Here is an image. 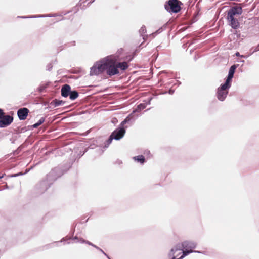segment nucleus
<instances>
[{
  "mask_svg": "<svg viewBox=\"0 0 259 259\" xmlns=\"http://www.w3.org/2000/svg\"><path fill=\"white\" fill-rule=\"evenodd\" d=\"M117 55H111L106 57L100 62H97L91 68L90 74L92 75H98L104 71L110 76L119 73V70L124 71L128 67L127 62H119Z\"/></svg>",
  "mask_w": 259,
  "mask_h": 259,
  "instance_id": "f257e3e1",
  "label": "nucleus"
},
{
  "mask_svg": "<svg viewBox=\"0 0 259 259\" xmlns=\"http://www.w3.org/2000/svg\"><path fill=\"white\" fill-rule=\"evenodd\" d=\"M242 9L239 5L232 7L227 12V19L229 25L233 29H237L239 27L238 17L242 14Z\"/></svg>",
  "mask_w": 259,
  "mask_h": 259,
  "instance_id": "f03ea898",
  "label": "nucleus"
},
{
  "mask_svg": "<svg viewBox=\"0 0 259 259\" xmlns=\"http://www.w3.org/2000/svg\"><path fill=\"white\" fill-rule=\"evenodd\" d=\"M183 3L179 0H168L164 5L165 10L170 13H177L181 10Z\"/></svg>",
  "mask_w": 259,
  "mask_h": 259,
  "instance_id": "7ed1b4c3",
  "label": "nucleus"
},
{
  "mask_svg": "<svg viewBox=\"0 0 259 259\" xmlns=\"http://www.w3.org/2000/svg\"><path fill=\"white\" fill-rule=\"evenodd\" d=\"M230 87V85H226V83H225L218 88L217 97L219 100L223 101L225 100L228 93V91H227V90Z\"/></svg>",
  "mask_w": 259,
  "mask_h": 259,
  "instance_id": "20e7f679",
  "label": "nucleus"
},
{
  "mask_svg": "<svg viewBox=\"0 0 259 259\" xmlns=\"http://www.w3.org/2000/svg\"><path fill=\"white\" fill-rule=\"evenodd\" d=\"M13 121V117L9 115H5L1 110V127L9 126Z\"/></svg>",
  "mask_w": 259,
  "mask_h": 259,
  "instance_id": "39448f33",
  "label": "nucleus"
},
{
  "mask_svg": "<svg viewBox=\"0 0 259 259\" xmlns=\"http://www.w3.org/2000/svg\"><path fill=\"white\" fill-rule=\"evenodd\" d=\"M125 133V130L122 127L116 129L111 134L115 140H119L123 137Z\"/></svg>",
  "mask_w": 259,
  "mask_h": 259,
  "instance_id": "423d86ee",
  "label": "nucleus"
},
{
  "mask_svg": "<svg viewBox=\"0 0 259 259\" xmlns=\"http://www.w3.org/2000/svg\"><path fill=\"white\" fill-rule=\"evenodd\" d=\"M29 112V110L26 108L19 109L17 111V115L19 118L22 120L26 119Z\"/></svg>",
  "mask_w": 259,
  "mask_h": 259,
  "instance_id": "0eeeda50",
  "label": "nucleus"
},
{
  "mask_svg": "<svg viewBox=\"0 0 259 259\" xmlns=\"http://www.w3.org/2000/svg\"><path fill=\"white\" fill-rule=\"evenodd\" d=\"M235 69H236V66L234 65H232L230 68L229 71V74H228V76L225 82V83H226V85L228 84V85H231L230 82L232 80V78L233 77V75H234V74L235 72Z\"/></svg>",
  "mask_w": 259,
  "mask_h": 259,
  "instance_id": "6e6552de",
  "label": "nucleus"
},
{
  "mask_svg": "<svg viewBox=\"0 0 259 259\" xmlns=\"http://www.w3.org/2000/svg\"><path fill=\"white\" fill-rule=\"evenodd\" d=\"M70 89L68 84L64 85L61 89V95L64 97H67L70 93Z\"/></svg>",
  "mask_w": 259,
  "mask_h": 259,
  "instance_id": "1a4fd4ad",
  "label": "nucleus"
},
{
  "mask_svg": "<svg viewBox=\"0 0 259 259\" xmlns=\"http://www.w3.org/2000/svg\"><path fill=\"white\" fill-rule=\"evenodd\" d=\"M184 248L182 247V243L181 244H178L175 248L171 249L170 253L171 255H174L175 252L177 251H181L183 250Z\"/></svg>",
  "mask_w": 259,
  "mask_h": 259,
  "instance_id": "9d476101",
  "label": "nucleus"
},
{
  "mask_svg": "<svg viewBox=\"0 0 259 259\" xmlns=\"http://www.w3.org/2000/svg\"><path fill=\"white\" fill-rule=\"evenodd\" d=\"M133 159L137 162L141 163V164L144 163L145 161L144 156L143 155H139L134 157Z\"/></svg>",
  "mask_w": 259,
  "mask_h": 259,
  "instance_id": "9b49d317",
  "label": "nucleus"
},
{
  "mask_svg": "<svg viewBox=\"0 0 259 259\" xmlns=\"http://www.w3.org/2000/svg\"><path fill=\"white\" fill-rule=\"evenodd\" d=\"M78 96V93L74 91H70L69 94V97L71 100H75Z\"/></svg>",
  "mask_w": 259,
  "mask_h": 259,
  "instance_id": "f8f14e48",
  "label": "nucleus"
},
{
  "mask_svg": "<svg viewBox=\"0 0 259 259\" xmlns=\"http://www.w3.org/2000/svg\"><path fill=\"white\" fill-rule=\"evenodd\" d=\"M44 121H45V118H41V119H39V120L38 121V122H37L36 123H35L33 125V127L35 128L37 127L38 126L40 125L42 123H43Z\"/></svg>",
  "mask_w": 259,
  "mask_h": 259,
  "instance_id": "ddd939ff",
  "label": "nucleus"
},
{
  "mask_svg": "<svg viewBox=\"0 0 259 259\" xmlns=\"http://www.w3.org/2000/svg\"><path fill=\"white\" fill-rule=\"evenodd\" d=\"M52 103L55 105V106H58L63 103V101L62 100L55 99L53 101Z\"/></svg>",
  "mask_w": 259,
  "mask_h": 259,
  "instance_id": "4468645a",
  "label": "nucleus"
},
{
  "mask_svg": "<svg viewBox=\"0 0 259 259\" xmlns=\"http://www.w3.org/2000/svg\"><path fill=\"white\" fill-rule=\"evenodd\" d=\"M139 32L142 35L144 34L146 32V29L145 26H144L141 27V28H140V29L139 30Z\"/></svg>",
  "mask_w": 259,
  "mask_h": 259,
  "instance_id": "2eb2a0df",
  "label": "nucleus"
},
{
  "mask_svg": "<svg viewBox=\"0 0 259 259\" xmlns=\"http://www.w3.org/2000/svg\"><path fill=\"white\" fill-rule=\"evenodd\" d=\"M130 120V118L128 116L121 123V125L123 126L124 124L127 123Z\"/></svg>",
  "mask_w": 259,
  "mask_h": 259,
  "instance_id": "dca6fc26",
  "label": "nucleus"
},
{
  "mask_svg": "<svg viewBox=\"0 0 259 259\" xmlns=\"http://www.w3.org/2000/svg\"><path fill=\"white\" fill-rule=\"evenodd\" d=\"M113 139H114V138L113 136H112V135L111 134L110 135L109 138L108 139V140L107 141L108 144H110L111 143V142Z\"/></svg>",
  "mask_w": 259,
  "mask_h": 259,
  "instance_id": "f3484780",
  "label": "nucleus"
},
{
  "mask_svg": "<svg viewBox=\"0 0 259 259\" xmlns=\"http://www.w3.org/2000/svg\"><path fill=\"white\" fill-rule=\"evenodd\" d=\"M145 105L143 104H140L138 106V108H139L140 109H143L145 108Z\"/></svg>",
  "mask_w": 259,
  "mask_h": 259,
  "instance_id": "a211bd4d",
  "label": "nucleus"
},
{
  "mask_svg": "<svg viewBox=\"0 0 259 259\" xmlns=\"http://www.w3.org/2000/svg\"><path fill=\"white\" fill-rule=\"evenodd\" d=\"M83 242L85 243H87V244H89V245H90L94 246L95 247V245H94L92 243L88 241H83Z\"/></svg>",
  "mask_w": 259,
  "mask_h": 259,
  "instance_id": "6ab92c4d",
  "label": "nucleus"
},
{
  "mask_svg": "<svg viewBox=\"0 0 259 259\" xmlns=\"http://www.w3.org/2000/svg\"><path fill=\"white\" fill-rule=\"evenodd\" d=\"M236 55L237 56H238V55H239V53L238 52H237V53H236Z\"/></svg>",
  "mask_w": 259,
  "mask_h": 259,
  "instance_id": "aec40b11",
  "label": "nucleus"
}]
</instances>
